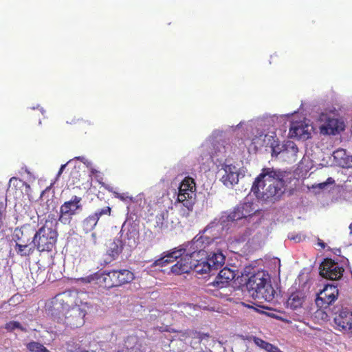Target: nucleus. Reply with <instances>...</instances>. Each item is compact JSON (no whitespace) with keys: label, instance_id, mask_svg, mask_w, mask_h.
<instances>
[{"label":"nucleus","instance_id":"nucleus-35","mask_svg":"<svg viewBox=\"0 0 352 352\" xmlns=\"http://www.w3.org/2000/svg\"><path fill=\"white\" fill-rule=\"evenodd\" d=\"M53 202L54 201L52 199H47L46 202L44 204L41 205V208L38 209V211L43 214L48 212L49 210H50V206L53 207Z\"/></svg>","mask_w":352,"mask_h":352},{"label":"nucleus","instance_id":"nucleus-29","mask_svg":"<svg viewBox=\"0 0 352 352\" xmlns=\"http://www.w3.org/2000/svg\"><path fill=\"white\" fill-rule=\"evenodd\" d=\"M98 217L94 214L89 215L82 223L83 230L85 232H89L94 229L98 221Z\"/></svg>","mask_w":352,"mask_h":352},{"label":"nucleus","instance_id":"nucleus-44","mask_svg":"<svg viewBox=\"0 0 352 352\" xmlns=\"http://www.w3.org/2000/svg\"><path fill=\"white\" fill-rule=\"evenodd\" d=\"M75 159L80 160L85 163V158L84 157H76Z\"/></svg>","mask_w":352,"mask_h":352},{"label":"nucleus","instance_id":"nucleus-46","mask_svg":"<svg viewBox=\"0 0 352 352\" xmlns=\"http://www.w3.org/2000/svg\"><path fill=\"white\" fill-rule=\"evenodd\" d=\"M319 245L321 246V248H325V243L323 241H320L318 242Z\"/></svg>","mask_w":352,"mask_h":352},{"label":"nucleus","instance_id":"nucleus-33","mask_svg":"<svg viewBox=\"0 0 352 352\" xmlns=\"http://www.w3.org/2000/svg\"><path fill=\"white\" fill-rule=\"evenodd\" d=\"M6 329L10 331L15 329H19L21 331L26 332L28 330L25 327H23L20 322L16 321H11L6 324Z\"/></svg>","mask_w":352,"mask_h":352},{"label":"nucleus","instance_id":"nucleus-25","mask_svg":"<svg viewBox=\"0 0 352 352\" xmlns=\"http://www.w3.org/2000/svg\"><path fill=\"white\" fill-rule=\"evenodd\" d=\"M207 260L210 265L212 272H213L225 264L226 256L221 252H212L207 256Z\"/></svg>","mask_w":352,"mask_h":352},{"label":"nucleus","instance_id":"nucleus-5","mask_svg":"<svg viewBox=\"0 0 352 352\" xmlns=\"http://www.w3.org/2000/svg\"><path fill=\"white\" fill-rule=\"evenodd\" d=\"M58 233L52 221H46L44 226L34 234L32 243L39 252H50L54 248Z\"/></svg>","mask_w":352,"mask_h":352},{"label":"nucleus","instance_id":"nucleus-16","mask_svg":"<svg viewBox=\"0 0 352 352\" xmlns=\"http://www.w3.org/2000/svg\"><path fill=\"white\" fill-rule=\"evenodd\" d=\"M235 276L236 274L234 271L228 267H224L210 285L219 289L225 288L230 285Z\"/></svg>","mask_w":352,"mask_h":352},{"label":"nucleus","instance_id":"nucleus-2","mask_svg":"<svg viewBox=\"0 0 352 352\" xmlns=\"http://www.w3.org/2000/svg\"><path fill=\"white\" fill-rule=\"evenodd\" d=\"M81 295L83 294L74 290H67L59 295L63 302L72 307L65 312L64 319H62L63 323L71 328L82 327L85 323L87 306L86 303H82L80 296Z\"/></svg>","mask_w":352,"mask_h":352},{"label":"nucleus","instance_id":"nucleus-22","mask_svg":"<svg viewBox=\"0 0 352 352\" xmlns=\"http://www.w3.org/2000/svg\"><path fill=\"white\" fill-rule=\"evenodd\" d=\"M298 148L297 145L292 141H287L284 144V148L282 151V160L289 163L296 162Z\"/></svg>","mask_w":352,"mask_h":352},{"label":"nucleus","instance_id":"nucleus-31","mask_svg":"<svg viewBox=\"0 0 352 352\" xmlns=\"http://www.w3.org/2000/svg\"><path fill=\"white\" fill-rule=\"evenodd\" d=\"M138 339L135 336L128 337L125 342L124 346H123L126 350H130L129 348L133 349V352H139V347L137 346Z\"/></svg>","mask_w":352,"mask_h":352},{"label":"nucleus","instance_id":"nucleus-1","mask_svg":"<svg viewBox=\"0 0 352 352\" xmlns=\"http://www.w3.org/2000/svg\"><path fill=\"white\" fill-rule=\"evenodd\" d=\"M285 173L274 168H264L255 179L252 192L263 201L274 203L284 193Z\"/></svg>","mask_w":352,"mask_h":352},{"label":"nucleus","instance_id":"nucleus-11","mask_svg":"<svg viewBox=\"0 0 352 352\" xmlns=\"http://www.w3.org/2000/svg\"><path fill=\"white\" fill-rule=\"evenodd\" d=\"M319 270L322 277L333 280L340 279L344 272V269L331 258L324 259L320 264Z\"/></svg>","mask_w":352,"mask_h":352},{"label":"nucleus","instance_id":"nucleus-9","mask_svg":"<svg viewBox=\"0 0 352 352\" xmlns=\"http://www.w3.org/2000/svg\"><path fill=\"white\" fill-rule=\"evenodd\" d=\"M258 211V210L254 206L252 203L244 202L234 208L233 211L228 215L227 218L229 221H249Z\"/></svg>","mask_w":352,"mask_h":352},{"label":"nucleus","instance_id":"nucleus-4","mask_svg":"<svg viewBox=\"0 0 352 352\" xmlns=\"http://www.w3.org/2000/svg\"><path fill=\"white\" fill-rule=\"evenodd\" d=\"M120 236L109 240L106 243L107 254L112 259H116L123 250L131 251L138 245V232L129 230L124 233V225L119 232Z\"/></svg>","mask_w":352,"mask_h":352},{"label":"nucleus","instance_id":"nucleus-48","mask_svg":"<svg viewBox=\"0 0 352 352\" xmlns=\"http://www.w3.org/2000/svg\"><path fill=\"white\" fill-rule=\"evenodd\" d=\"M327 186V183H321V184H320V188H324V186Z\"/></svg>","mask_w":352,"mask_h":352},{"label":"nucleus","instance_id":"nucleus-18","mask_svg":"<svg viewBox=\"0 0 352 352\" xmlns=\"http://www.w3.org/2000/svg\"><path fill=\"white\" fill-rule=\"evenodd\" d=\"M334 322L340 330L352 333V311L342 309L336 315Z\"/></svg>","mask_w":352,"mask_h":352},{"label":"nucleus","instance_id":"nucleus-15","mask_svg":"<svg viewBox=\"0 0 352 352\" xmlns=\"http://www.w3.org/2000/svg\"><path fill=\"white\" fill-rule=\"evenodd\" d=\"M320 119L324 122V124L320 127L322 132L324 133L334 135L344 129V124L342 121L335 118H331L327 114H321Z\"/></svg>","mask_w":352,"mask_h":352},{"label":"nucleus","instance_id":"nucleus-13","mask_svg":"<svg viewBox=\"0 0 352 352\" xmlns=\"http://www.w3.org/2000/svg\"><path fill=\"white\" fill-rule=\"evenodd\" d=\"M178 223L179 220L173 213L169 214L167 210H164L156 216L155 227L161 232H168Z\"/></svg>","mask_w":352,"mask_h":352},{"label":"nucleus","instance_id":"nucleus-51","mask_svg":"<svg viewBox=\"0 0 352 352\" xmlns=\"http://www.w3.org/2000/svg\"><path fill=\"white\" fill-rule=\"evenodd\" d=\"M242 124H243V122H241L238 125H236V126H235V128H238V127H239V126H240L241 125H242Z\"/></svg>","mask_w":352,"mask_h":352},{"label":"nucleus","instance_id":"nucleus-39","mask_svg":"<svg viewBox=\"0 0 352 352\" xmlns=\"http://www.w3.org/2000/svg\"><path fill=\"white\" fill-rule=\"evenodd\" d=\"M196 334L197 335V338L201 340H204V339L206 338H209V334L208 333H196Z\"/></svg>","mask_w":352,"mask_h":352},{"label":"nucleus","instance_id":"nucleus-6","mask_svg":"<svg viewBox=\"0 0 352 352\" xmlns=\"http://www.w3.org/2000/svg\"><path fill=\"white\" fill-rule=\"evenodd\" d=\"M195 183L191 177H186L181 183L179 188L177 201L187 208L192 211L195 203Z\"/></svg>","mask_w":352,"mask_h":352},{"label":"nucleus","instance_id":"nucleus-36","mask_svg":"<svg viewBox=\"0 0 352 352\" xmlns=\"http://www.w3.org/2000/svg\"><path fill=\"white\" fill-rule=\"evenodd\" d=\"M252 339L255 344L259 348L265 351L266 349L269 347V342H267L265 340L255 336H254Z\"/></svg>","mask_w":352,"mask_h":352},{"label":"nucleus","instance_id":"nucleus-47","mask_svg":"<svg viewBox=\"0 0 352 352\" xmlns=\"http://www.w3.org/2000/svg\"><path fill=\"white\" fill-rule=\"evenodd\" d=\"M334 182V180L331 178V177H329L327 179V182L328 184H333Z\"/></svg>","mask_w":352,"mask_h":352},{"label":"nucleus","instance_id":"nucleus-7","mask_svg":"<svg viewBox=\"0 0 352 352\" xmlns=\"http://www.w3.org/2000/svg\"><path fill=\"white\" fill-rule=\"evenodd\" d=\"M81 201V197L75 195L69 201L64 202L60 207L58 221L64 225L70 224L73 217L82 210Z\"/></svg>","mask_w":352,"mask_h":352},{"label":"nucleus","instance_id":"nucleus-23","mask_svg":"<svg viewBox=\"0 0 352 352\" xmlns=\"http://www.w3.org/2000/svg\"><path fill=\"white\" fill-rule=\"evenodd\" d=\"M113 271V279L116 287L129 283L134 279L133 274L128 270H118Z\"/></svg>","mask_w":352,"mask_h":352},{"label":"nucleus","instance_id":"nucleus-8","mask_svg":"<svg viewBox=\"0 0 352 352\" xmlns=\"http://www.w3.org/2000/svg\"><path fill=\"white\" fill-rule=\"evenodd\" d=\"M184 253L185 256H188V261L190 262V264H195V262H196V261H200V258H203L206 255V252L205 251L189 250L188 248H182L174 250L164 256L155 261L153 265L155 266H163L171 261L170 258H177Z\"/></svg>","mask_w":352,"mask_h":352},{"label":"nucleus","instance_id":"nucleus-32","mask_svg":"<svg viewBox=\"0 0 352 352\" xmlns=\"http://www.w3.org/2000/svg\"><path fill=\"white\" fill-rule=\"evenodd\" d=\"M27 348L32 352H50L46 347L37 342H31L27 344Z\"/></svg>","mask_w":352,"mask_h":352},{"label":"nucleus","instance_id":"nucleus-24","mask_svg":"<svg viewBox=\"0 0 352 352\" xmlns=\"http://www.w3.org/2000/svg\"><path fill=\"white\" fill-rule=\"evenodd\" d=\"M333 157L335 162L342 168H352V155L346 154L344 149H338L333 152Z\"/></svg>","mask_w":352,"mask_h":352},{"label":"nucleus","instance_id":"nucleus-17","mask_svg":"<svg viewBox=\"0 0 352 352\" xmlns=\"http://www.w3.org/2000/svg\"><path fill=\"white\" fill-rule=\"evenodd\" d=\"M312 126L305 124L302 122H296L291 124L289 135L299 140H306L310 138Z\"/></svg>","mask_w":352,"mask_h":352},{"label":"nucleus","instance_id":"nucleus-12","mask_svg":"<svg viewBox=\"0 0 352 352\" xmlns=\"http://www.w3.org/2000/svg\"><path fill=\"white\" fill-rule=\"evenodd\" d=\"M219 174L221 175L220 180L228 188H232L239 182V168L232 164H223L219 170Z\"/></svg>","mask_w":352,"mask_h":352},{"label":"nucleus","instance_id":"nucleus-42","mask_svg":"<svg viewBox=\"0 0 352 352\" xmlns=\"http://www.w3.org/2000/svg\"><path fill=\"white\" fill-rule=\"evenodd\" d=\"M289 238L291 240H294V241H296V242H297V241H300V236H289Z\"/></svg>","mask_w":352,"mask_h":352},{"label":"nucleus","instance_id":"nucleus-49","mask_svg":"<svg viewBox=\"0 0 352 352\" xmlns=\"http://www.w3.org/2000/svg\"><path fill=\"white\" fill-rule=\"evenodd\" d=\"M17 179L16 177H12L10 179V184H11L12 182H16Z\"/></svg>","mask_w":352,"mask_h":352},{"label":"nucleus","instance_id":"nucleus-41","mask_svg":"<svg viewBox=\"0 0 352 352\" xmlns=\"http://www.w3.org/2000/svg\"><path fill=\"white\" fill-rule=\"evenodd\" d=\"M66 166H67V164L61 165V166L58 170V173L57 174L58 177H59L62 174V173H63V170L65 168Z\"/></svg>","mask_w":352,"mask_h":352},{"label":"nucleus","instance_id":"nucleus-14","mask_svg":"<svg viewBox=\"0 0 352 352\" xmlns=\"http://www.w3.org/2000/svg\"><path fill=\"white\" fill-rule=\"evenodd\" d=\"M338 296L337 287L333 285H327L317 297L316 303L318 307L326 308L337 299Z\"/></svg>","mask_w":352,"mask_h":352},{"label":"nucleus","instance_id":"nucleus-52","mask_svg":"<svg viewBox=\"0 0 352 352\" xmlns=\"http://www.w3.org/2000/svg\"><path fill=\"white\" fill-rule=\"evenodd\" d=\"M338 252H339V253L340 252V250H338V252H336V254H338Z\"/></svg>","mask_w":352,"mask_h":352},{"label":"nucleus","instance_id":"nucleus-19","mask_svg":"<svg viewBox=\"0 0 352 352\" xmlns=\"http://www.w3.org/2000/svg\"><path fill=\"white\" fill-rule=\"evenodd\" d=\"M35 234L30 226H23L14 230L12 239L16 243L32 245V240Z\"/></svg>","mask_w":352,"mask_h":352},{"label":"nucleus","instance_id":"nucleus-27","mask_svg":"<svg viewBox=\"0 0 352 352\" xmlns=\"http://www.w3.org/2000/svg\"><path fill=\"white\" fill-rule=\"evenodd\" d=\"M223 231V226L215 221L210 222L201 232L206 236H210L211 243L219 239Z\"/></svg>","mask_w":352,"mask_h":352},{"label":"nucleus","instance_id":"nucleus-34","mask_svg":"<svg viewBox=\"0 0 352 352\" xmlns=\"http://www.w3.org/2000/svg\"><path fill=\"white\" fill-rule=\"evenodd\" d=\"M272 157H280L282 159V151L284 148V144L272 145Z\"/></svg>","mask_w":352,"mask_h":352},{"label":"nucleus","instance_id":"nucleus-53","mask_svg":"<svg viewBox=\"0 0 352 352\" xmlns=\"http://www.w3.org/2000/svg\"><path fill=\"white\" fill-rule=\"evenodd\" d=\"M338 252H339V253L340 252V250H338V252H336V254H338Z\"/></svg>","mask_w":352,"mask_h":352},{"label":"nucleus","instance_id":"nucleus-37","mask_svg":"<svg viewBox=\"0 0 352 352\" xmlns=\"http://www.w3.org/2000/svg\"><path fill=\"white\" fill-rule=\"evenodd\" d=\"M110 214H111V208L109 206H107L102 209H100L94 213V215H96L98 217V219H100V218L102 215H110Z\"/></svg>","mask_w":352,"mask_h":352},{"label":"nucleus","instance_id":"nucleus-28","mask_svg":"<svg viewBox=\"0 0 352 352\" xmlns=\"http://www.w3.org/2000/svg\"><path fill=\"white\" fill-rule=\"evenodd\" d=\"M195 264H191L192 270H194L197 274H206L212 273L210 265L208 262L207 256L200 258V261H196Z\"/></svg>","mask_w":352,"mask_h":352},{"label":"nucleus","instance_id":"nucleus-40","mask_svg":"<svg viewBox=\"0 0 352 352\" xmlns=\"http://www.w3.org/2000/svg\"><path fill=\"white\" fill-rule=\"evenodd\" d=\"M116 197L123 201H125V200H126V199L129 198V197L125 196L124 194H119V193H116Z\"/></svg>","mask_w":352,"mask_h":352},{"label":"nucleus","instance_id":"nucleus-21","mask_svg":"<svg viewBox=\"0 0 352 352\" xmlns=\"http://www.w3.org/2000/svg\"><path fill=\"white\" fill-rule=\"evenodd\" d=\"M182 254L181 256H179L177 258H170L171 261L168 263L173 262L175 260H177V263L172 265L170 270L173 274H182L184 273H188L192 270V265L190 262L188 261V256H185Z\"/></svg>","mask_w":352,"mask_h":352},{"label":"nucleus","instance_id":"nucleus-50","mask_svg":"<svg viewBox=\"0 0 352 352\" xmlns=\"http://www.w3.org/2000/svg\"><path fill=\"white\" fill-rule=\"evenodd\" d=\"M349 229H350V234H352V223L349 225Z\"/></svg>","mask_w":352,"mask_h":352},{"label":"nucleus","instance_id":"nucleus-20","mask_svg":"<svg viewBox=\"0 0 352 352\" xmlns=\"http://www.w3.org/2000/svg\"><path fill=\"white\" fill-rule=\"evenodd\" d=\"M210 237V236H206L200 232L190 242L184 245V248L189 250L204 251V249L211 243Z\"/></svg>","mask_w":352,"mask_h":352},{"label":"nucleus","instance_id":"nucleus-10","mask_svg":"<svg viewBox=\"0 0 352 352\" xmlns=\"http://www.w3.org/2000/svg\"><path fill=\"white\" fill-rule=\"evenodd\" d=\"M113 271L106 272H96L85 277L77 279V282L81 284H96L104 287L111 288L116 287L113 279Z\"/></svg>","mask_w":352,"mask_h":352},{"label":"nucleus","instance_id":"nucleus-43","mask_svg":"<svg viewBox=\"0 0 352 352\" xmlns=\"http://www.w3.org/2000/svg\"><path fill=\"white\" fill-rule=\"evenodd\" d=\"M91 238L93 239L94 243H96V239H97V237H96V234L95 232H93L91 234Z\"/></svg>","mask_w":352,"mask_h":352},{"label":"nucleus","instance_id":"nucleus-38","mask_svg":"<svg viewBox=\"0 0 352 352\" xmlns=\"http://www.w3.org/2000/svg\"><path fill=\"white\" fill-rule=\"evenodd\" d=\"M267 352H283L277 346L270 343L269 347L265 350Z\"/></svg>","mask_w":352,"mask_h":352},{"label":"nucleus","instance_id":"nucleus-3","mask_svg":"<svg viewBox=\"0 0 352 352\" xmlns=\"http://www.w3.org/2000/svg\"><path fill=\"white\" fill-rule=\"evenodd\" d=\"M246 287L254 299L270 302L274 297L275 291L272 287L269 276L263 272L251 276L246 283Z\"/></svg>","mask_w":352,"mask_h":352},{"label":"nucleus","instance_id":"nucleus-45","mask_svg":"<svg viewBox=\"0 0 352 352\" xmlns=\"http://www.w3.org/2000/svg\"><path fill=\"white\" fill-rule=\"evenodd\" d=\"M2 208H3V205L0 204V221H1V219H2Z\"/></svg>","mask_w":352,"mask_h":352},{"label":"nucleus","instance_id":"nucleus-26","mask_svg":"<svg viewBox=\"0 0 352 352\" xmlns=\"http://www.w3.org/2000/svg\"><path fill=\"white\" fill-rule=\"evenodd\" d=\"M304 302V296L300 292L293 293L287 299L286 306L292 310L301 312L302 305Z\"/></svg>","mask_w":352,"mask_h":352},{"label":"nucleus","instance_id":"nucleus-30","mask_svg":"<svg viewBox=\"0 0 352 352\" xmlns=\"http://www.w3.org/2000/svg\"><path fill=\"white\" fill-rule=\"evenodd\" d=\"M35 248L34 245H27L22 243H16L15 250L16 253L21 256H28L33 252Z\"/></svg>","mask_w":352,"mask_h":352}]
</instances>
